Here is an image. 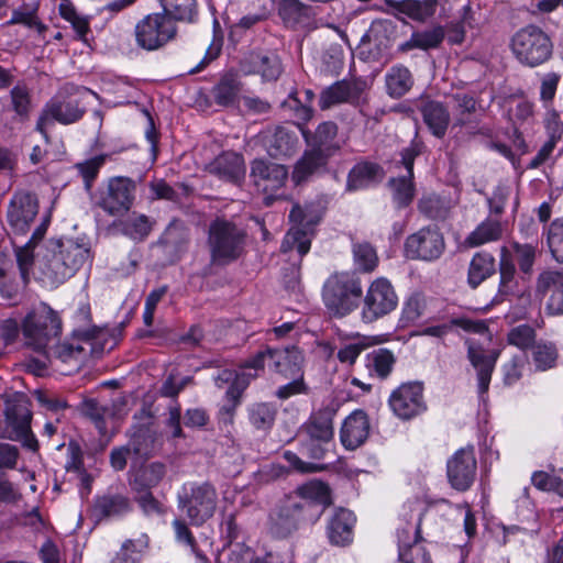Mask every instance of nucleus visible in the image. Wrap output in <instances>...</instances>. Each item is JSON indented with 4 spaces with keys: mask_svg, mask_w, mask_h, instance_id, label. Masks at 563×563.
Wrapping results in <instances>:
<instances>
[{
    "mask_svg": "<svg viewBox=\"0 0 563 563\" xmlns=\"http://www.w3.org/2000/svg\"><path fill=\"white\" fill-rule=\"evenodd\" d=\"M511 246L515 253V260L521 273L530 275L536 261V246L518 242H514Z\"/></svg>",
    "mask_w": 563,
    "mask_h": 563,
    "instance_id": "nucleus-63",
    "label": "nucleus"
},
{
    "mask_svg": "<svg viewBox=\"0 0 563 563\" xmlns=\"http://www.w3.org/2000/svg\"><path fill=\"white\" fill-rule=\"evenodd\" d=\"M176 23L162 12L145 15L134 27L136 45L145 51L164 47L176 37Z\"/></svg>",
    "mask_w": 563,
    "mask_h": 563,
    "instance_id": "nucleus-10",
    "label": "nucleus"
},
{
    "mask_svg": "<svg viewBox=\"0 0 563 563\" xmlns=\"http://www.w3.org/2000/svg\"><path fill=\"white\" fill-rule=\"evenodd\" d=\"M418 208L421 213L432 220H444L449 214V207L435 195L423 196L419 200Z\"/></svg>",
    "mask_w": 563,
    "mask_h": 563,
    "instance_id": "nucleus-58",
    "label": "nucleus"
},
{
    "mask_svg": "<svg viewBox=\"0 0 563 563\" xmlns=\"http://www.w3.org/2000/svg\"><path fill=\"white\" fill-rule=\"evenodd\" d=\"M257 377L256 373L246 372L242 368L238 373L225 391V404L220 409L221 421L225 424H232L235 410L241 402L243 391L250 385L252 379Z\"/></svg>",
    "mask_w": 563,
    "mask_h": 563,
    "instance_id": "nucleus-30",
    "label": "nucleus"
},
{
    "mask_svg": "<svg viewBox=\"0 0 563 563\" xmlns=\"http://www.w3.org/2000/svg\"><path fill=\"white\" fill-rule=\"evenodd\" d=\"M423 122L430 132L438 139H442L450 123V112L440 101L428 100L420 107Z\"/></svg>",
    "mask_w": 563,
    "mask_h": 563,
    "instance_id": "nucleus-34",
    "label": "nucleus"
},
{
    "mask_svg": "<svg viewBox=\"0 0 563 563\" xmlns=\"http://www.w3.org/2000/svg\"><path fill=\"white\" fill-rule=\"evenodd\" d=\"M496 272L495 257L485 251L474 254L470 262L467 283L475 289Z\"/></svg>",
    "mask_w": 563,
    "mask_h": 563,
    "instance_id": "nucleus-41",
    "label": "nucleus"
},
{
    "mask_svg": "<svg viewBox=\"0 0 563 563\" xmlns=\"http://www.w3.org/2000/svg\"><path fill=\"white\" fill-rule=\"evenodd\" d=\"M241 69L246 75H260L265 81H274L282 75L283 65L274 52H252L241 62Z\"/></svg>",
    "mask_w": 563,
    "mask_h": 563,
    "instance_id": "nucleus-20",
    "label": "nucleus"
},
{
    "mask_svg": "<svg viewBox=\"0 0 563 563\" xmlns=\"http://www.w3.org/2000/svg\"><path fill=\"white\" fill-rule=\"evenodd\" d=\"M106 158V155H97L85 162L76 164L75 167L84 178L85 187L87 190L92 187V183L97 178L100 168L104 165Z\"/></svg>",
    "mask_w": 563,
    "mask_h": 563,
    "instance_id": "nucleus-62",
    "label": "nucleus"
},
{
    "mask_svg": "<svg viewBox=\"0 0 563 563\" xmlns=\"http://www.w3.org/2000/svg\"><path fill=\"white\" fill-rule=\"evenodd\" d=\"M5 419L12 428V440L21 441L23 446L35 452L38 449L37 440L31 431L32 413L29 400L19 396L8 400L5 406Z\"/></svg>",
    "mask_w": 563,
    "mask_h": 563,
    "instance_id": "nucleus-12",
    "label": "nucleus"
},
{
    "mask_svg": "<svg viewBox=\"0 0 563 563\" xmlns=\"http://www.w3.org/2000/svg\"><path fill=\"white\" fill-rule=\"evenodd\" d=\"M454 100L456 101L454 125L464 126L470 124L472 122V114L476 111V100L467 93H456Z\"/></svg>",
    "mask_w": 563,
    "mask_h": 563,
    "instance_id": "nucleus-60",
    "label": "nucleus"
},
{
    "mask_svg": "<svg viewBox=\"0 0 563 563\" xmlns=\"http://www.w3.org/2000/svg\"><path fill=\"white\" fill-rule=\"evenodd\" d=\"M500 283L498 294L500 296L516 295L518 292L517 282L515 279L516 267L510 258L501 257L500 260Z\"/></svg>",
    "mask_w": 563,
    "mask_h": 563,
    "instance_id": "nucleus-59",
    "label": "nucleus"
},
{
    "mask_svg": "<svg viewBox=\"0 0 563 563\" xmlns=\"http://www.w3.org/2000/svg\"><path fill=\"white\" fill-rule=\"evenodd\" d=\"M241 91V84L236 75L232 73L224 74L219 82L212 88L214 102L222 107L234 104Z\"/></svg>",
    "mask_w": 563,
    "mask_h": 563,
    "instance_id": "nucleus-46",
    "label": "nucleus"
},
{
    "mask_svg": "<svg viewBox=\"0 0 563 563\" xmlns=\"http://www.w3.org/2000/svg\"><path fill=\"white\" fill-rule=\"evenodd\" d=\"M383 177L382 168L369 162L356 164L347 175L346 189L350 191L367 188L378 183Z\"/></svg>",
    "mask_w": 563,
    "mask_h": 563,
    "instance_id": "nucleus-37",
    "label": "nucleus"
},
{
    "mask_svg": "<svg viewBox=\"0 0 563 563\" xmlns=\"http://www.w3.org/2000/svg\"><path fill=\"white\" fill-rule=\"evenodd\" d=\"M375 343L376 341L372 336L356 334L352 342L343 344L338 350L336 357L342 364L353 365L360 354Z\"/></svg>",
    "mask_w": 563,
    "mask_h": 563,
    "instance_id": "nucleus-51",
    "label": "nucleus"
},
{
    "mask_svg": "<svg viewBox=\"0 0 563 563\" xmlns=\"http://www.w3.org/2000/svg\"><path fill=\"white\" fill-rule=\"evenodd\" d=\"M251 424L257 430H269L276 420L277 408L269 402L253 404L247 408Z\"/></svg>",
    "mask_w": 563,
    "mask_h": 563,
    "instance_id": "nucleus-49",
    "label": "nucleus"
},
{
    "mask_svg": "<svg viewBox=\"0 0 563 563\" xmlns=\"http://www.w3.org/2000/svg\"><path fill=\"white\" fill-rule=\"evenodd\" d=\"M444 35L445 33L442 26L413 32L408 41L399 45V51L409 52L417 48L423 51L437 48L444 40Z\"/></svg>",
    "mask_w": 563,
    "mask_h": 563,
    "instance_id": "nucleus-44",
    "label": "nucleus"
},
{
    "mask_svg": "<svg viewBox=\"0 0 563 563\" xmlns=\"http://www.w3.org/2000/svg\"><path fill=\"white\" fill-rule=\"evenodd\" d=\"M356 521L352 511L339 508L331 516L327 532L329 540L335 545H346L353 539V527Z\"/></svg>",
    "mask_w": 563,
    "mask_h": 563,
    "instance_id": "nucleus-32",
    "label": "nucleus"
},
{
    "mask_svg": "<svg viewBox=\"0 0 563 563\" xmlns=\"http://www.w3.org/2000/svg\"><path fill=\"white\" fill-rule=\"evenodd\" d=\"M409 530L405 529L398 531L399 560L402 563H432L430 554L417 540L420 533V526L416 527L412 543L407 542L409 540Z\"/></svg>",
    "mask_w": 563,
    "mask_h": 563,
    "instance_id": "nucleus-38",
    "label": "nucleus"
},
{
    "mask_svg": "<svg viewBox=\"0 0 563 563\" xmlns=\"http://www.w3.org/2000/svg\"><path fill=\"white\" fill-rule=\"evenodd\" d=\"M266 360L271 361L268 364L269 368L284 378L305 374L302 354L295 346L286 349L267 347L246 361L242 368L258 375V372L264 369Z\"/></svg>",
    "mask_w": 563,
    "mask_h": 563,
    "instance_id": "nucleus-9",
    "label": "nucleus"
},
{
    "mask_svg": "<svg viewBox=\"0 0 563 563\" xmlns=\"http://www.w3.org/2000/svg\"><path fill=\"white\" fill-rule=\"evenodd\" d=\"M264 144L269 156L274 158L287 157L296 152L298 136L295 130L277 125L264 132Z\"/></svg>",
    "mask_w": 563,
    "mask_h": 563,
    "instance_id": "nucleus-24",
    "label": "nucleus"
},
{
    "mask_svg": "<svg viewBox=\"0 0 563 563\" xmlns=\"http://www.w3.org/2000/svg\"><path fill=\"white\" fill-rule=\"evenodd\" d=\"M88 257L89 250L71 239L49 240L36 252L34 269L43 283L57 286L74 276Z\"/></svg>",
    "mask_w": 563,
    "mask_h": 563,
    "instance_id": "nucleus-1",
    "label": "nucleus"
},
{
    "mask_svg": "<svg viewBox=\"0 0 563 563\" xmlns=\"http://www.w3.org/2000/svg\"><path fill=\"white\" fill-rule=\"evenodd\" d=\"M444 238L437 228H422L405 242V255L410 260L435 261L444 252Z\"/></svg>",
    "mask_w": 563,
    "mask_h": 563,
    "instance_id": "nucleus-13",
    "label": "nucleus"
},
{
    "mask_svg": "<svg viewBox=\"0 0 563 563\" xmlns=\"http://www.w3.org/2000/svg\"><path fill=\"white\" fill-rule=\"evenodd\" d=\"M547 243L553 258L563 263V218L553 220L547 229Z\"/></svg>",
    "mask_w": 563,
    "mask_h": 563,
    "instance_id": "nucleus-56",
    "label": "nucleus"
},
{
    "mask_svg": "<svg viewBox=\"0 0 563 563\" xmlns=\"http://www.w3.org/2000/svg\"><path fill=\"white\" fill-rule=\"evenodd\" d=\"M393 412L402 420H409L426 410L423 387L420 383H405L389 397Z\"/></svg>",
    "mask_w": 563,
    "mask_h": 563,
    "instance_id": "nucleus-18",
    "label": "nucleus"
},
{
    "mask_svg": "<svg viewBox=\"0 0 563 563\" xmlns=\"http://www.w3.org/2000/svg\"><path fill=\"white\" fill-rule=\"evenodd\" d=\"M132 509L131 500L128 496L108 492L95 499L92 506V517L96 521L119 518L126 515Z\"/></svg>",
    "mask_w": 563,
    "mask_h": 563,
    "instance_id": "nucleus-26",
    "label": "nucleus"
},
{
    "mask_svg": "<svg viewBox=\"0 0 563 563\" xmlns=\"http://www.w3.org/2000/svg\"><path fill=\"white\" fill-rule=\"evenodd\" d=\"M503 231V225L499 220L487 218L465 238L464 243L468 247H478L487 243L496 242L501 239Z\"/></svg>",
    "mask_w": 563,
    "mask_h": 563,
    "instance_id": "nucleus-42",
    "label": "nucleus"
},
{
    "mask_svg": "<svg viewBox=\"0 0 563 563\" xmlns=\"http://www.w3.org/2000/svg\"><path fill=\"white\" fill-rule=\"evenodd\" d=\"M354 264L362 272H372L377 266L378 257L374 247L364 242L353 246Z\"/></svg>",
    "mask_w": 563,
    "mask_h": 563,
    "instance_id": "nucleus-57",
    "label": "nucleus"
},
{
    "mask_svg": "<svg viewBox=\"0 0 563 563\" xmlns=\"http://www.w3.org/2000/svg\"><path fill=\"white\" fill-rule=\"evenodd\" d=\"M396 363L394 353L388 349H376L367 353L365 356V367L369 376L379 379L387 378Z\"/></svg>",
    "mask_w": 563,
    "mask_h": 563,
    "instance_id": "nucleus-43",
    "label": "nucleus"
},
{
    "mask_svg": "<svg viewBox=\"0 0 563 563\" xmlns=\"http://www.w3.org/2000/svg\"><path fill=\"white\" fill-rule=\"evenodd\" d=\"M477 462L474 446L457 450L446 463V475L450 485L465 492L473 485L476 476Z\"/></svg>",
    "mask_w": 563,
    "mask_h": 563,
    "instance_id": "nucleus-15",
    "label": "nucleus"
},
{
    "mask_svg": "<svg viewBox=\"0 0 563 563\" xmlns=\"http://www.w3.org/2000/svg\"><path fill=\"white\" fill-rule=\"evenodd\" d=\"M207 170L218 178L239 185L245 177V163L241 154L224 152L208 164Z\"/></svg>",
    "mask_w": 563,
    "mask_h": 563,
    "instance_id": "nucleus-23",
    "label": "nucleus"
},
{
    "mask_svg": "<svg viewBox=\"0 0 563 563\" xmlns=\"http://www.w3.org/2000/svg\"><path fill=\"white\" fill-rule=\"evenodd\" d=\"M128 448L136 459H146L155 450V437L148 427L133 426Z\"/></svg>",
    "mask_w": 563,
    "mask_h": 563,
    "instance_id": "nucleus-45",
    "label": "nucleus"
},
{
    "mask_svg": "<svg viewBox=\"0 0 563 563\" xmlns=\"http://www.w3.org/2000/svg\"><path fill=\"white\" fill-rule=\"evenodd\" d=\"M398 296L390 284L384 277L375 279L368 287L362 308V319L366 323H372L396 309Z\"/></svg>",
    "mask_w": 563,
    "mask_h": 563,
    "instance_id": "nucleus-11",
    "label": "nucleus"
},
{
    "mask_svg": "<svg viewBox=\"0 0 563 563\" xmlns=\"http://www.w3.org/2000/svg\"><path fill=\"white\" fill-rule=\"evenodd\" d=\"M250 177L257 190L267 195L265 200L269 205L274 198V192L285 185L288 178V170L280 164L265 159H254L251 163Z\"/></svg>",
    "mask_w": 563,
    "mask_h": 563,
    "instance_id": "nucleus-16",
    "label": "nucleus"
},
{
    "mask_svg": "<svg viewBox=\"0 0 563 563\" xmlns=\"http://www.w3.org/2000/svg\"><path fill=\"white\" fill-rule=\"evenodd\" d=\"M163 7V12L177 21L191 22L197 13L195 0H158Z\"/></svg>",
    "mask_w": 563,
    "mask_h": 563,
    "instance_id": "nucleus-52",
    "label": "nucleus"
},
{
    "mask_svg": "<svg viewBox=\"0 0 563 563\" xmlns=\"http://www.w3.org/2000/svg\"><path fill=\"white\" fill-rule=\"evenodd\" d=\"M11 104L20 117H29L31 111V93L24 82H18L10 91Z\"/></svg>",
    "mask_w": 563,
    "mask_h": 563,
    "instance_id": "nucleus-61",
    "label": "nucleus"
},
{
    "mask_svg": "<svg viewBox=\"0 0 563 563\" xmlns=\"http://www.w3.org/2000/svg\"><path fill=\"white\" fill-rule=\"evenodd\" d=\"M37 10L38 7L36 3H24L20 8L13 10L12 16L7 24H22L29 29H34L42 34L45 32L46 26L38 19Z\"/></svg>",
    "mask_w": 563,
    "mask_h": 563,
    "instance_id": "nucleus-50",
    "label": "nucleus"
},
{
    "mask_svg": "<svg viewBox=\"0 0 563 563\" xmlns=\"http://www.w3.org/2000/svg\"><path fill=\"white\" fill-rule=\"evenodd\" d=\"M336 410L327 406L311 413L307 422L300 428L299 435H308L321 440V442H332L334 435L333 419Z\"/></svg>",
    "mask_w": 563,
    "mask_h": 563,
    "instance_id": "nucleus-28",
    "label": "nucleus"
},
{
    "mask_svg": "<svg viewBox=\"0 0 563 563\" xmlns=\"http://www.w3.org/2000/svg\"><path fill=\"white\" fill-rule=\"evenodd\" d=\"M135 181L128 177L109 179L107 189L101 194L99 206L110 216H121L130 210L135 199Z\"/></svg>",
    "mask_w": 563,
    "mask_h": 563,
    "instance_id": "nucleus-14",
    "label": "nucleus"
},
{
    "mask_svg": "<svg viewBox=\"0 0 563 563\" xmlns=\"http://www.w3.org/2000/svg\"><path fill=\"white\" fill-rule=\"evenodd\" d=\"M301 133L309 147L320 151L331 157L341 147L336 141L338 125L332 121L320 123L314 132H311L308 129H301Z\"/></svg>",
    "mask_w": 563,
    "mask_h": 563,
    "instance_id": "nucleus-27",
    "label": "nucleus"
},
{
    "mask_svg": "<svg viewBox=\"0 0 563 563\" xmlns=\"http://www.w3.org/2000/svg\"><path fill=\"white\" fill-rule=\"evenodd\" d=\"M558 349L551 342H539L532 347V361L538 371H547L555 366Z\"/></svg>",
    "mask_w": 563,
    "mask_h": 563,
    "instance_id": "nucleus-54",
    "label": "nucleus"
},
{
    "mask_svg": "<svg viewBox=\"0 0 563 563\" xmlns=\"http://www.w3.org/2000/svg\"><path fill=\"white\" fill-rule=\"evenodd\" d=\"M362 294V285L357 277L349 273H335L325 280L322 299L333 316L344 317L358 306Z\"/></svg>",
    "mask_w": 563,
    "mask_h": 563,
    "instance_id": "nucleus-5",
    "label": "nucleus"
},
{
    "mask_svg": "<svg viewBox=\"0 0 563 563\" xmlns=\"http://www.w3.org/2000/svg\"><path fill=\"white\" fill-rule=\"evenodd\" d=\"M37 200L29 192H19L11 199L8 221L18 233H23L37 214Z\"/></svg>",
    "mask_w": 563,
    "mask_h": 563,
    "instance_id": "nucleus-22",
    "label": "nucleus"
},
{
    "mask_svg": "<svg viewBox=\"0 0 563 563\" xmlns=\"http://www.w3.org/2000/svg\"><path fill=\"white\" fill-rule=\"evenodd\" d=\"M85 346L75 343H59V339L51 343L48 347L42 350L46 361L51 362L52 358L60 360L64 363L71 360H78L85 352Z\"/></svg>",
    "mask_w": 563,
    "mask_h": 563,
    "instance_id": "nucleus-53",
    "label": "nucleus"
},
{
    "mask_svg": "<svg viewBox=\"0 0 563 563\" xmlns=\"http://www.w3.org/2000/svg\"><path fill=\"white\" fill-rule=\"evenodd\" d=\"M155 220L146 214L132 212L121 222L122 233L133 241H144L153 230Z\"/></svg>",
    "mask_w": 563,
    "mask_h": 563,
    "instance_id": "nucleus-47",
    "label": "nucleus"
},
{
    "mask_svg": "<svg viewBox=\"0 0 563 563\" xmlns=\"http://www.w3.org/2000/svg\"><path fill=\"white\" fill-rule=\"evenodd\" d=\"M308 7L299 0H278V14L288 26H295L307 16Z\"/></svg>",
    "mask_w": 563,
    "mask_h": 563,
    "instance_id": "nucleus-55",
    "label": "nucleus"
},
{
    "mask_svg": "<svg viewBox=\"0 0 563 563\" xmlns=\"http://www.w3.org/2000/svg\"><path fill=\"white\" fill-rule=\"evenodd\" d=\"M387 4L415 21L424 22L435 13L438 2L437 0H389Z\"/></svg>",
    "mask_w": 563,
    "mask_h": 563,
    "instance_id": "nucleus-40",
    "label": "nucleus"
},
{
    "mask_svg": "<svg viewBox=\"0 0 563 563\" xmlns=\"http://www.w3.org/2000/svg\"><path fill=\"white\" fill-rule=\"evenodd\" d=\"M166 475V465L162 462H153L137 468L131 478V487L141 493L157 486Z\"/></svg>",
    "mask_w": 563,
    "mask_h": 563,
    "instance_id": "nucleus-39",
    "label": "nucleus"
},
{
    "mask_svg": "<svg viewBox=\"0 0 563 563\" xmlns=\"http://www.w3.org/2000/svg\"><path fill=\"white\" fill-rule=\"evenodd\" d=\"M289 220L300 228H292L288 231L282 250L284 252L296 250L299 256H303L309 252L311 245L307 231L319 222V217L308 218V206L295 205L290 210Z\"/></svg>",
    "mask_w": 563,
    "mask_h": 563,
    "instance_id": "nucleus-17",
    "label": "nucleus"
},
{
    "mask_svg": "<svg viewBox=\"0 0 563 563\" xmlns=\"http://www.w3.org/2000/svg\"><path fill=\"white\" fill-rule=\"evenodd\" d=\"M321 511H312L308 501L286 497L269 515V532L278 539H285L307 525H312Z\"/></svg>",
    "mask_w": 563,
    "mask_h": 563,
    "instance_id": "nucleus-3",
    "label": "nucleus"
},
{
    "mask_svg": "<svg viewBox=\"0 0 563 563\" xmlns=\"http://www.w3.org/2000/svg\"><path fill=\"white\" fill-rule=\"evenodd\" d=\"M287 384L279 386L275 391V397L279 400H287L294 396L308 395L310 388L305 382V374L289 377Z\"/></svg>",
    "mask_w": 563,
    "mask_h": 563,
    "instance_id": "nucleus-64",
    "label": "nucleus"
},
{
    "mask_svg": "<svg viewBox=\"0 0 563 563\" xmlns=\"http://www.w3.org/2000/svg\"><path fill=\"white\" fill-rule=\"evenodd\" d=\"M510 48L521 65L533 68L551 58L553 45L540 27L527 25L514 34Z\"/></svg>",
    "mask_w": 563,
    "mask_h": 563,
    "instance_id": "nucleus-8",
    "label": "nucleus"
},
{
    "mask_svg": "<svg viewBox=\"0 0 563 563\" xmlns=\"http://www.w3.org/2000/svg\"><path fill=\"white\" fill-rule=\"evenodd\" d=\"M369 433V421L363 410H355L345 418L340 439L343 446L347 450H355L361 446Z\"/></svg>",
    "mask_w": 563,
    "mask_h": 563,
    "instance_id": "nucleus-25",
    "label": "nucleus"
},
{
    "mask_svg": "<svg viewBox=\"0 0 563 563\" xmlns=\"http://www.w3.org/2000/svg\"><path fill=\"white\" fill-rule=\"evenodd\" d=\"M89 96L96 97V93L86 87L66 84L43 107L36 122V131L48 141L46 129L54 122L63 125L78 122L87 111L85 100Z\"/></svg>",
    "mask_w": 563,
    "mask_h": 563,
    "instance_id": "nucleus-2",
    "label": "nucleus"
},
{
    "mask_svg": "<svg viewBox=\"0 0 563 563\" xmlns=\"http://www.w3.org/2000/svg\"><path fill=\"white\" fill-rule=\"evenodd\" d=\"M292 498L308 501L312 511H321L320 505H324L329 500V487L320 481H311L299 486Z\"/></svg>",
    "mask_w": 563,
    "mask_h": 563,
    "instance_id": "nucleus-48",
    "label": "nucleus"
},
{
    "mask_svg": "<svg viewBox=\"0 0 563 563\" xmlns=\"http://www.w3.org/2000/svg\"><path fill=\"white\" fill-rule=\"evenodd\" d=\"M544 128L549 139L529 163L528 167L531 169L540 167L550 158L558 142L562 139L563 135V122L555 111L547 113Z\"/></svg>",
    "mask_w": 563,
    "mask_h": 563,
    "instance_id": "nucleus-33",
    "label": "nucleus"
},
{
    "mask_svg": "<svg viewBox=\"0 0 563 563\" xmlns=\"http://www.w3.org/2000/svg\"><path fill=\"white\" fill-rule=\"evenodd\" d=\"M218 507V493L209 483H189L178 493V508L192 526L200 527L211 519Z\"/></svg>",
    "mask_w": 563,
    "mask_h": 563,
    "instance_id": "nucleus-7",
    "label": "nucleus"
},
{
    "mask_svg": "<svg viewBox=\"0 0 563 563\" xmlns=\"http://www.w3.org/2000/svg\"><path fill=\"white\" fill-rule=\"evenodd\" d=\"M420 154V146L417 143L401 151V163L405 166L407 174L398 178L389 180V187L393 191V199L398 207H407L413 199L415 188L412 184L413 177V163L416 157Z\"/></svg>",
    "mask_w": 563,
    "mask_h": 563,
    "instance_id": "nucleus-19",
    "label": "nucleus"
},
{
    "mask_svg": "<svg viewBox=\"0 0 563 563\" xmlns=\"http://www.w3.org/2000/svg\"><path fill=\"white\" fill-rule=\"evenodd\" d=\"M467 354L471 364L477 371L479 393L484 394L488 390L498 352L486 351L479 345L470 344Z\"/></svg>",
    "mask_w": 563,
    "mask_h": 563,
    "instance_id": "nucleus-31",
    "label": "nucleus"
},
{
    "mask_svg": "<svg viewBox=\"0 0 563 563\" xmlns=\"http://www.w3.org/2000/svg\"><path fill=\"white\" fill-rule=\"evenodd\" d=\"M330 158L331 156L310 147L296 163L291 179L296 185L307 181L312 175L324 168Z\"/></svg>",
    "mask_w": 563,
    "mask_h": 563,
    "instance_id": "nucleus-35",
    "label": "nucleus"
},
{
    "mask_svg": "<svg viewBox=\"0 0 563 563\" xmlns=\"http://www.w3.org/2000/svg\"><path fill=\"white\" fill-rule=\"evenodd\" d=\"M415 82L412 73L402 64L391 66L385 74V88L389 97L398 99L412 88Z\"/></svg>",
    "mask_w": 563,
    "mask_h": 563,
    "instance_id": "nucleus-36",
    "label": "nucleus"
},
{
    "mask_svg": "<svg viewBox=\"0 0 563 563\" xmlns=\"http://www.w3.org/2000/svg\"><path fill=\"white\" fill-rule=\"evenodd\" d=\"M60 332V320L57 313L46 303H41L30 311L22 323L25 344L37 352L56 342Z\"/></svg>",
    "mask_w": 563,
    "mask_h": 563,
    "instance_id": "nucleus-6",
    "label": "nucleus"
},
{
    "mask_svg": "<svg viewBox=\"0 0 563 563\" xmlns=\"http://www.w3.org/2000/svg\"><path fill=\"white\" fill-rule=\"evenodd\" d=\"M537 292L545 295L551 291L547 309L551 314H563V273L542 272L537 279Z\"/></svg>",
    "mask_w": 563,
    "mask_h": 563,
    "instance_id": "nucleus-29",
    "label": "nucleus"
},
{
    "mask_svg": "<svg viewBox=\"0 0 563 563\" xmlns=\"http://www.w3.org/2000/svg\"><path fill=\"white\" fill-rule=\"evenodd\" d=\"M245 234L233 222L217 218L209 225L208 246L211 263L227 265L236 261L243 253Z\"/></svg>",
    "mask_w": 563,
    "mask_h": 563,
    "instance_id": "nucleus-4",
    "label": "nucleus"
},
{
    "mask_svg": "<svg viewBox=\"0 0 563 563\" xmlns=\"http://www.w3.org/2000/svg\"><path fill=\"white\" fill-rule=\"evenodd\" d=\"M365 82L361 80H339L324 88L319 97V107L328 110L341 103H352L358 100L364 91Z\"/></svg>",
    "mask_w": 563,
    "mask_h": 563,
    "instance_id": "nucleus-21",
    "label": "nucleus"
}]
</instances>
